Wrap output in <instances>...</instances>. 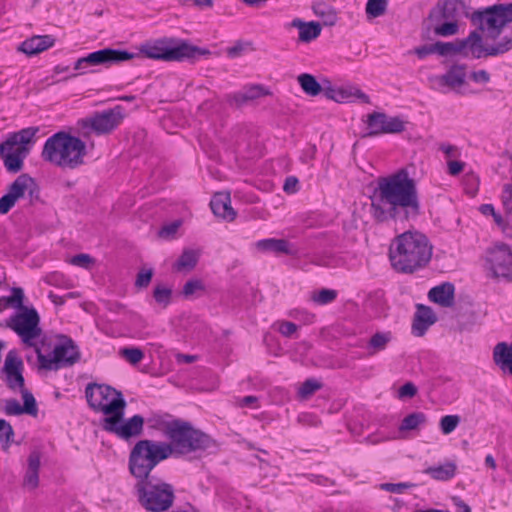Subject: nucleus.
I'll use <instances>...</instances> for the list:
<instances>
[{"instance_id":"53","label":"nucleus","mask_w":512,"mask_h":512,"mask_svg":"<svg viewBox=\"0 0 512 512\" xmlns=\"http://www.w3.org/2000/svg\"><path fill=\"white\" fill-rule=\"evenodd\" d=\"M94 260L88 254H78L71 258L70 263L75 266L87 268Z\"/></svg>"},{"instance_id":"61","label":"nucleus","mask_w":512,"mask_h":512,"mask_svg":"<svg viewBox=\"0 0 512 512\" xmlns=\"http://www.w3.org/2000/svg\"><path fill=\"white\" fill-rule=\"evenodd\" d=\"M491 216L493 217V220L495 222V224L503 231V232H506V229H507V226H508V223L507 221H510L507 217L505 220L501 214L497 213L496 211H494L493 214H491Z\"/></svg>"},{"instance_id":"5","label":"nucleus","mask_w":512,"mask_h":512,"mask_svg":"<svg viewBox=\"0 0 512 512\" xmlns=\"http://www.w3.org/2000/svg\"><path fill=\"white\" fill-rule=\"evenodd\" d=\"M85 154V143L65 132H58L49 137L42 150V158L45 161L70 169L82 165Z\"/></svg>"},{"instance_id":"2","label":"nucleus","mask_w":512,"mask_h":512,"mask_svg":"<svg viewBox=\"0 0 512 512\" xmlns=\"http://www.w3.org/2000/svg\"><path fill=\"white\" fill-rule=\"evenodd\" d=\"M470 17L474 24L487 31V36L496 39L502 29L512 22V3L495 4L470 14L469 7L463 0H444L438 2L429 13V20L439 22L441 19L456 20Z\"/></svg>"},{"instance_id":"23","label":"nucleus","mask_w":512,"mask_h":512,"mask_svg":"<svg viewBox=\"0 0 512 512\" xmlns=\"http://www.w3.org/2000/svg\"><path fill=\"white\" fill-rule=\"evenodd\" d=\"M436 320V315L430 307L418 304L412 323V333L417 337H422Z\"/></svg>"},{"instance_id":"8","label":"nucleus","mask_w":512,"mask_h":512,"mask_svg":"<svg viewBox=\"0 0 512 512\" xmlns=\"http://www.w3.org/2000/svg\"><path fill=\"white\" fill-rule=\"evenodd\" d=\"M135 490L139 503L151 512L168 510L175 498L172 485L155 477L137 481Z\"/></svg>"},{"instance_id":"46","label":"nucleus","mask_w":512,"mask_h":512,"mask_svg":"<svg viewBox=\"0 0 512 512\" xmlns=\"http://www.w3.org/2000/svg\"><path fill=\"white\" fill-rule=\"evenodd\" d=\"M337 297V292L330 289H322L317 294H314L312 299L314 302L325 305L334 301Z\"/></svg>"},{"instance_id":"16","label":"nucleus","mask_w":512,"mask_h":512,"mask_svg":"<svg viewBox=\"0 0 512 512\" xmlns=\"http://www.w3.org/2000/svg\"><path fill=\"white\" fill-rule=\"evenodd\" d=\"M134 57L135 55L128 51L105 48L78 59L74 65V69L84 73V69L89 65H110L131 60Z\"/></svg>"},{"instance_id":"14","label":"nucleus","mask_w":512,"mask_h":512,"mask_svg":"<svg viewBox=\"0 0 512 512\" xmlns=\"http://www.w3.org/2000/svg\"><path fill=\"white\" fill-rule=\"evenodd\" d=\"M488 269L493 277L512 281V250L506 244H497L487 252Z\"/></svg>"},{"instance_id":"9","label":"nucleus","mask_w":512,"mask_h":512,"mask_svg":"<svg viewBox=\"0 0 512 512\" xmlns=\"http://www.w3.org/2000/svg\"><path fill=\"white\" fill-rule=\"evenodd\" d=\"M35 353L39 367L44 370H58L62 367L72 366L80 358L79 351L71 339L55 344L50 352L42 343L40 347H36Z\"/></svg>"},{"instance_id":"17","label":"nucleus","mask_w":512,"mask_h":512,"mask_svg":"<svg viewBox=\"0 0 512 512\" xmlns=\"http://www.w3.org/2000/svg\"><path fill=\"white\" fill-rule=\"evenodd\" d=\"M367 126L369 132L365 137L378 136L380 134L400 133L404 130V123L398 117H388L384 113L373 112L368 115Z\"/></svg>"},{"instance_id":"26","label":"nucleus","mask_w":512,"mask_h":512,"mask_svg":"<svg viewBox=\"0 0 512 512\" xmlns=\"http://www.w3.org/2000/svg\"><path fill=\"white\" fill-rule=\"evenodd\" d=\"M38 131L37 127H28L10 134L7 140L1 143V151L9 148V146L30 150L29 145L34 142V137Z\"/></svg>"},{"instance_id":"45","label":"nucleus","mask_w":512,"mask_h":512,"mask_svg":"<svg viewBox=\"0 0 512 512\" xmlns=\"http://www.w3.org/2000/svg\"><path fill=\"white\" fill-rule=\"evenodd\" d=\"M460 422L458 415H446L440 420V428L444 434H450L453 432Z\"/></svg>"},{"instance_id":"44","label":"nucleus","mask_w":512,"mask_h":512,"mask_svg":"<svg viewBox=\"0 0 512 512\" xmlns=\"http://www.w3.org/2000/svg\"><path fill=\"white\" fill-rule=\"evenodd\" d=\"M171 295H172L171 289L164 287L162 285L156 286L153 291V297H154L155 301L158 304L162 305L163 307H166L170 303Z\"/></svg>"},{"instance_id":"22","label":"nucleus","mask_w":512,"mask_h":512,"mask_svg":"<svg viewBox=\"0 0 512 512\" xmlns=\"http://www.w3.org/2000/svg\"><path fill=\"white\" fill-rule=\"evenodd\" d=\"M41 466V453L33 450L27 459V467L22 481L25 490L33 491L39 486V471Z\"/></svg>"},{"instance_id":"55","label":"nucleus","mask_w":512,"mask_h":512,"mask_svg":"<svg viewBox=\"0 0 512 512\" xmlns=\"http://www.w3.org/2000/svg\"><path fill=\"white\" fill-rule=\"evenodd\" d=\"M279 331L282 335L290 337L297 331V325L293 322H282L279 326Z\"/></svg>"},{"instance_id":"40","label":"nucleus","mask_w":512,"mask_h":512,"mask_svg":"<svg viewBox=\"0 0 512 512\" xmlns=\"http://www.w3.org/2000/svg\"><path fill=\"white\" fill-rule=\"evenodd\" d=\"M436 53L441 56H448L463 51V45L460 44V40L455 42H436L435 43Z\"/></svg>"},{"instance_id":"15","label":"nucleus","mask_w":512,"mask_h":512,"mask_svg":"<svg viewBox=\"0 0 512 512\" xmlns=\"http://www.w3.org/2000/svg\"><path fill=\"white\" fill-rule=\"evenodd\" d=\"M123 118V108L118 105L112 109L96 112L82 120V125L85 128H91L98 135L109 134L120 125Z\"/></svg>"},{"instance_id":"38","label":"nucleus","mask_w":512,"mask_h":512,"mask_svg":"<svg viewBox=\"0 0 512 512\" xmlns=\"http://www.w3.org/2000/svg\"><path fill=\"white\" fill-rule=\"evenodd\" d=\"M426 422V416L422 412H414L407 415L401 422L399 430L410 431L417 429L420 425Z\"/></svg>"},{"instance_id":"4","label":"nucleus","mask_w":512,"mask_h":512,"mask_svg":"<svg viewBox=\"0 0 512 512\" xmlns=\"http://www.w3.org/2000/svg\"><path fill=\"white\" fill-rule=\"evenodd\" d=\"M140 52L149 59L165 62L193 60L211 54L206 48L195 46L188 41L174 37L146 41L141 45Z\"/></svg>"},{"instance_id":"37","label":"nucleus","mask_w":512,"mask_h":512,"mask_svg":"<svg viewBox=\"0 0 512 512\" xmlns=\"http://www.w3.org/2000/svg\"><path fill=\"white\" fill-rule=\"evenodd\" d=\"M313 11L318 17L323 19L325 25L332 26L336 23L337 16L335 10L325 3H316L313 6Z\"/></svg>"},{"instance_id":"57","label":"nucleus","mask_w":512,"mask_h":512,"mask_svg":"<svg viewBox=\"0 0 512 512\" xmlns=\"http://www.w3.org/2000/svg\"><path fill=\"white\" fill-rule=\"evenodd\" d=\"M414 53L419 58H424L430 54H434V53H436L435 44L423 45V46L417 47V48H415Z\"/></svg>"},{"instance_id":"7","label":"nucleus","mask_w":512,"mask_h":512,"mask_svg":"<svg viewBox=\"0 0 512 512\" xmlns=\"http://www.w3.org/2000/svg\"><path fill=\"white\" fill-rule=\"evenodd\" d=\"M170 457L167 442L139 440L129 454V472L137 481L151 478L152 470L163 460Z\"/></svg>"},{"instance_id":"43","label":"nucleus","mask_w":512,"mask_h":512,"mask_svg":"<svg viewBox=\"0 0 512 512\" xmlns=\"http://www.w3.org/2000/svg\"><path fill=\"white\" fill-rule=\"evenodd\" d=\"M119 354L132 365L138 364L144 358V353L139 348H122Z\"/></svg>"},{"instance_id":"39","label":"nucleus","mask_w":512,"mask_h":512,"mask_svg":"<svg viewBox=\"0 0 512 512\" xmlns=\"http://www.w3.org/2000/svg\"><path fill=\"white\" fill-rule=\"evenodd\" d=\"M388 8V0H368L365 12L368 18H378L383 16Z\"/></svg>"},{"instance_id":"59","label":"nucleus","mask_w":512,"mask_h":512,"mask_svg":"<svg viewBox=\"0 0 512 512\" xmlns=\"http://www.w3.org/2000/svg\"><path fill=\"white\" fill-rule=\"evenodd\" d=\"M245 50L243 43H236L234 46L227 48V55L230 58H236L242 55L243 51Z\"/></svg>"},{"instance_id":"1","label":"nucleus","mask_w":512,"mask_h":512,"mask_svg":"<svg viewBox=\"0 0 512 512\" xmlns=\"http://www.w3.org/2000/svg\"><path fill=\"white\" fill-rule=\"evenodd\" d=\"M370 200V214L377 223L408 220L420 214L416 183L405 169L379 178Z\"/></svg>"},{"instance_id":"18","label":"nucleus","mask_w":512,"mask_h":512,"mask_svg":"<svg viewBox=\"0 0 512 512\" xmlns=\"http://www.w3.org/2000/svg\"><path fill=\"white\" fill-rule=\"evenodd\" d=\"M465 67L453 65L445 74L430 78L432 88L440 93H447L451 90H457L465 83Z\"/></svg>"},{"instance_id":"21","label":"nucleus","mask_w":512,"mask_h":512,"mask_svg":"<svg viewBox=\"0 0 512 512\" xmlns=\"http://www.w3.org/2000/svg\"><path fill=\"white\" fill-rule=\"evenodd\" d=\"M24 405L21 406L16 399L5 401L4 411L7 415H21L23 413L36 416L38 409L34 396L27 389H22Z\"/></svg>"},{"instance_id":"36","label":"nucleus","mask_w":512,"mask_h":512,"mask_svg":"<svg viewBox=\"0 0 512 512\" xmlns=\"http://www.w3.org/2000/svg\"><path fill=\"white\" fill-rule=\"evenodd\" d=\"M198 262V253L194 250H184L174 264L177 271L192 270Z\"/></svg>"},{"instance_id":"29","label":"nucleus","mask_w":512,"mask_h":512,"mask_svg":"<svg viewBox=\"0 0 512 512\" xmlns=\"http://www.w3.org/2000/svg\"><path fill=\"white\" fill-rule=\"evenodd\" d=\"M256 248L264 252H275L277 254L282 253L286 255H295L296 252L293 250L291 244L285 239L269 238L260 240L256 243Z\"/></svg>"},{"instance_id":"24","label":"nucleus","mask_w":512,"mask_h":512,"mask_svg":"<svg viewBox=\"0 0 512 512\" xmlns=\"http://www.w3.org/2000/svg\"><path fill=\"white\" fill-rule=\"evenodd\" d=\"M210 207L217 217H221L227 221H233L236 218V212L231 207L229 193H215L210 201Z\"/></svg>"},{"instance_id":"35","label":"nucleus","mask_w":512,"mask_h":512,"mask_svg":"<svg viewBox=\"0 0 512 512\" xmlns=\"http://www.w3.org/2000/svg\"><path fill=\"white\" fill-rule=\"evenodd\" d=\"M298 83L302 90L309 96H317L322 92V85L316 80V78L308 73H304L298 76Z\"/></svg>"},{"instance_id":"12","label":"nucleus","mask_w":512,"mask_h":512,"mask_svg":"<svg viewBox=\"0 0 512 512\" xmlns=\"http://www.w3.org/2000/svg\"><path fill=\"white\" fill-rule=\"evenodd\" d=\"M40 318L35 309L23 308V311L16 313L6 322V327L12 329L27 346L38 347L34 340L37 339L42 330L39 327Z\"/></svg>"},{"instance_id":"13","label":"nucleus","mask_w":512,"mask_h":512,"mask_svg":"<svg viewBox=\"0 0 512 512\" xmlns=\"http://www.w3.org/2000/svg\"><path fill=\"white\" fill-rule=\"evenodd\" d=\"M123 416L124 409H121L114 415L104 418L103 429L127 441L140 436L143 432L144 418L141 415H134L123 421Z\"/></svg>"},{"instance_id":"33","label":"nucleus","mask_w":512,"mask_h":512,"mask_svg":"<svg viewBox=\"0 0 512 512\" xmlns=\"http://www.w3.org/2000/svg\"><path fill=\"white\" fill-rule=\"evenodd\" d=\"M392 340V333L387 332H376L371 336L367 343V354L374 356L377 353L384 351L388 344Z\"/></svg>"},{"instance_id":"58","label":"nucleus","mask_w":512,"mask_h":512,"mask_svg":"<svg viewBox=\"0 0 512 512\" xmlns=\"http://www.w3.org/2000/svg\"><path fill=\"white\" fill-rule=\"evenodd\" d=\"M298 179L294 176L286 178L283 189L286 193H295L298 190Z\"/></svg>"},{"instance_id":"60","label":"nucleus","mask_w":512,"mask_h":512,"mask_svg":"<svg viewBox=\"0 0 512 512\" xmlns=\"http://www.w3.org/2000/svg\"><path fill=\"white\" fill-rule=\"evenodd\" d=\"M464 168V163L460 161H449L448 162V171L449 174L456 176L460 172H462Z\"/></svg>"},{"instance_id":"42","label":"nucleus","mask_w":512,"mask_h":512,"mask_svg":"<svg viewBox=\"0 0 512 512\" xmlns=\"http://www.w3.org/2000/svg\"><path fill=\"white\" fill-rule=\"evenodd\" d=\"M458 29V21L448 20L445 23L436 25L434 27V33L438 36L447 37L457 34Z\"/></svg>"},{"instance_id":"31","label":"nucleus","mask_w":512,"mask_h":512,"mask_svg":"<svg viewBox=\"0 0 512 512\" xmlns=\"http://www.w3.org/2000/svg\"><path fill=\"white\" fill-rule=\"evenodd\" d=\"M457 471L455 462L449 461L441 465L430 466L424 470L432 479L437 481H448L452 479Z\"/></svg>"},{"instance_id":"54","label":"nucleus","mask_w":512,"mask_h":512,"mask_svg":"<svg viewBox=\"0 0 512 512\" xmlns=\"http://www.w3.org/2000/svg\"><path fill=\"white\" fill-rule=\"evenodd\" d=\"M179 226V222H173L168 225H165L159 230L158 235L162 238H168L177 232Z\"/></svg>"},{"instance_id":"63","label":"nucleus","mask_w":512,"mask_h":512,"mask_svg":"<svg viewBox=\"0 0 512 512\" xmlns=\"http://www.w3.org/2000/svg\"><path fill=\"white\" fill-rule=\"evenodd\" d=\"M196 356L188 354H177L176 359L178 363H192L196 360Z\"/></svg>"},{"instance_id":"10","label":"nucleus","mask_w":512,"mask_h":512,"mask_svg":"<svg viewBox=\"0 0 512 512\" xmlns=\"http://www.w3.org/2000/svg\"><path fill=\"white\" fill-rule=\"evenodd\" d=\"M85 396L93 410L103 412L105 415L112 416L126 406L121 392L104 384H88Z\"/></svg>"},{"instance_id":"41","label":"nucleus","mask_w":512,"mask_h":512,"mask_svg":"<svg viewBox=\"0 0 512 512\" xmlns=\"http://www.w3.org/2000/svg\"><path fill=\"white\" fill-rule=\"evenodd\" d=\"M321 388L322 384L320 382L314 379H308L298 389V397L302 400H307Z\"/></svg>"},{"instance_id":"25","label":"nucleus","mask_w":512,"mask_h":512,"mask_svg":"<svg viewBox=\"0 0 512 512\" xmlns=\"http://www.w3.org/2000/svg\"><path fill=\"white\" fill-rule=\"evenodd\" d=\"M269 92L261 85H253L245 88L241 92H237L227 96V101L231 106L240 108L243 105L256 100L262 96L268 95Z\"/></svg>"},{"instance_id":"56","label":"nucleus","mask_w":512,"mask_h":512,"mask_svg":"<svg viewBox=\"0 0 512 512\" xmlns=\"http://www.w3.org/2000/svg\"><path fill=\"white\" fill-rule=\"evenodd\" d=\"M470 77L477 83H488L490 81V74L486 70L474 71L471 73Z\"/></svg>"},{"instance_id":"34","label":"nucleus","mask_w":512,"mask_h":512,"mask_svg":"<svg viewBox=\"0 0 512 512\" xmlns=\"http://www.w3.org/2000/svg\"><path fill=\"white\" fill-rule=\"evenodd\" d=\"M460 44L463 45V49L469 47L474 58L488 56L487 47L482 45V37L476 31L471 32L466 39L460 40Z\"/></svg>"},{"instance_id":"27","label":"nucleus","mask_w":512,"mask_h":512,"mask_svg":"<svg viewBox=\"0 0 512 512\" xmlns=\"http://www.w3.org/2000/svg\"><path fill=\"white\" fill-rule=\"evenodd\" d=\"M55 43V39L51 35L33 36L24 42L19 47V50L28 56L37 55Z\"/></svg>"},{"instance_id":"51","label":"nucleus","mask_w":512,"mask_h":512,"mask_svg":"<svg viewBox=\"0 0 512 512\" xmlns=\"http://www.w3.org/2000/svg\"><path fill=\"white\" fill-rule=\"evenodd\" d=\"M417 394V387L412 382H407L398 390V398H412Z\"/></svg>"},{"instance_id":"48","label":"nucleus","mask_w":512,"mask_h":512,"mask_svg":"<svg viewBox=\"0 0 512 512\" xmlns=\"http://www.w3.org/2000/svg\"><path fill=\"white\" fill-rule=\"evenodd\" d=\"M415 487V484L409 483V482H402V483H384L381 485V488L385 491L391 492V493H397L401 494L406 489Z\"/></svg>"},{"instance_id":"30","label":"nucleus","mask_w":512,"mask_h":512,"mask_svg":"<svg viewBox=\"0 0 512 512\" xmlns=\"http://www.w3.org/2000/svg\"><path fill=\"white\" fill-rule=\"evenodd\" d=\"M291 25L299 30V40L309 43L316 39L321 33V25L318 22H303L300 19H294Z\"/></svg>"},{"instance_id":"3","label":"nucleus","mask_w":512,"mask_h":512,"mask_svg":"<svg viewBox=\"0 0 512 512\" xmlns=\"http://www.w3.org/2000/svg\"><path fill=\"white\" fill-rule=\"evenodd\" d=\"M432 256V246L420 232L407 231L397 236L390 245L392 267L402 273H413L426 266Z\"/></svg>"},{"instance_id":"6","label":"nucleus","mask_w":512,"mask_h":512,"mask_svg":"<svg viewBox=\"0 0 512 512\" xmlns=\"http://www.w3.org/2000/svg\"><path fill=\"white\" fill-rule=\"evenodd\" d=\"M164 433L170 442V456H182L214 447L213 439L204 432L195 429L190 423L175 420L165 426Z\"/></svg>"},{"instance_id":"62","label":"nucleus","mask_w":512,"mask_h":512,"mask_svg":"<svg viewBox=\"0 0 512 512\" xmlns=\"http://www.w3.org/2000/svg\"><path fill=\"white\" fill-rule=\"evenodd\" d=\"M453 501H454V504L456 506V511L457 512H471V508L469 507V505L466 504L460 498L455 497V498H453Z\"/></svg>"},{"instance_id":"20","label":"nucleus","mask_w":512,"mask_h":512,"mask_svg":"<svg viewBox=\"0 0 512 512\" xmlns=\"http://www.w3.org/2000/svg\"><path fill=\"white\" fill-rule=\"evenodd\" d=\"M322 92L324 93L326 98L334 100L339 103L349 102L351 101L352 98H357L366 104L370 103L369 96L366 95L357 87L334 88L329 85L322 87Z\"/></svg>"},{"instance_id":"32","label":"nucleus","mask_w":512,"mask_h":512,"mask_svg":"<svg viewBox=\"0 0 512 512\" xmlns=\"http://www.w3.org/2000/svg\"><path fill=\"white\" fill-rule=\"evenodd\" d=\"M495 363L503 371H509L512 375V346H508L505 342L498 343L493 353Z\"/></svg>"},{"instance_id":"64","label":"nucleus","mask_w":512,"mask_h":512,"mask_svg":"<svg viewBox=\"0 0 512 512\" xmlns=\"http://www.w3.org/2000/svg\"><path fill=\"white\" fill-rule=\"evenodd\" d=\"M440 149L448 156L453 157L455 156V152L457 151V148L450 144H442Z\"/></svg>"},{"instance_id":"49","label":"nucleus","mask_w":512,"mask_h":512,"mask_svg":"<svg viewBox=\"0 0 512 512\" xmlns=\"http://www.w3.org/2000/svg\"><path fill=\"white\" fill-rule=\"evenodd\" d=\"M204 290L203 283L200 280H189L183 287V294L185 297L192 296L196 291Z\"/></svg>"},{"instance_id":"52","label":"nucleus","mask_w":512,"mask_h":512,"mask_svg":"<svg viewBox=\"0 0 512 512\" xmlns=\"http://www.w3.org/2000/svg\"><path fill=\"white\" fill-rule=\"evenodd\" d=\"M12 436H13L12 426L4 419H0V441L9 443Z\"/></svg>"},{"instance_id":"28","label":"nucleus","mask_w":512,"mask_h":512,"mask_svg":"<svg viewBox=\"0 0 512 512\" xmlns=\"http://www.w3.org/2000/svg\"><path fill=\"white\" fill-rule=\"evenodd\" d=\"M454 286L449 282L433 287L429 293V299L442 307H451L454 303Z\"/></svg>"},{"instance_id":"47","label":"nucleus","mask_w":512,"mask_h":512,"mask_svg":"<svg viewBox=\"0 0 512 512\" xmlns=\"http://www.w3.org/2000/svg\"><path fill=\"white\" fill-rule=\"evenodd\" d=\"M23 300H24V292L22 288L14 287L12 288V295L7 297V301L9 306L19 308L23 310Z\"/></svg>"},{"instance_id":"11","label":"nucleus","mask_w":512,"mask_h":512,"mask_svg":"<svg viewBox=\"0 0 512 512\" xmlns=\"http://www.w3.org/2000/svg\"><path fill=\"white\" fill-rule=\"evenodd\" d=\"M28 196L29 204L33 205L40 200L39 187L28 174L19 175L9 186L7 193L0 198V214H7L22 198Z\"/></svg>"},{"instance_id":"50","label":"nucleus","mask_w":512,"mask_h":512,"mask_svg":"<svg viewBox=\"0 0 512 512\" xmlns=\"http://www.w3.org/2000/svg\"><path fill=\"white\" fill-rule=\"evenodd\" d=\"M152 276H153V271L152 269H148V270H141L138 274H137V278H136V281H135V285L137 287H140V288H145L149 285V283L151 282V279H152Z\"/></svg>"},{"instance_id":"19","label":"nucleus","mask_w":512,"mask_h":512,"mask_svg":"<svg viewBox=\"0 0 512 512\" xmlns=\"http://www.w3.org/2000/svg\"><path fill=\"white\" fill-rule=\"evenodd\" d=\"M23 363L14 350L7 353L4 363V373L6 374L7 385L10 389L24 388V377L21 373Z\"/></svg>"}]
</instances>
